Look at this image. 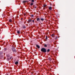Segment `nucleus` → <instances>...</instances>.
Wrapping results in <instances>:
<instances>
[{
  "label": "nucleus",
  "mask_w": 75,
  "mask_h": 75,
  "mask_svg": "<svg viewBox=\"0 0 75 75\" xmlns=\"http://www.w3.org/2000/svg\"><path fill=\"white\" fill-rule=\"evenodd\" d=\"M9 21L10 23H11L12 22V20L11 19H9Z\"/></svg>",
  "instance_id": "1a4fd4ad"
},
{
  "label": "nucleus",
  "mask_w": 75,
  "mask_h": 75,
  "mask_svg": "<svg viewBox=\"0 0 75 75\" xmlns=\"http://www.w3.org/2000/svg\"><path fill=\"white\" fill-rule=\"evenodd\" d=\"M41 51L42 52H47V50L44 48H42Z\"/></svg>",
  "instance_id": "f257e3e1"
},
{
  "label": "nucleus",
  "mask_w": 75,
  "mask_h": 75,
  "mask_svg": "<svg viewBox=\"0 0 75 75\" xmlns=\"http://www.w3.org/2000/svg\"><path fill=\"white\" fill-rule=\"evenodd\" d=\"M4 43H5V42H4Z\"/></svg>",
  "instance_id": "473e14b6"
},
{
  "label": "nucleus",
  "mask_w": 75,
  "mask_h": 75,
  "mask_svg": "<svg viewBox=\"0 0 75 75\" xmlns=\"http://www.w3.org/2000/svg\"><path fill=\"white\" fill-rule=\"evenodd\" d=\"M31 21H32V20H31V19H29L28 21V23H30V22H31Z\"/></svg>",
  "instance_id": "7ed1b4c3"
},
{
  "label": "nucleus",
  "mask_w": 75,
  "mask_h": 75,
  "mask_svg": "<svg viewBox=\"0 0 75 75\" xmlns=\"http://www.w3.org/2000/svg\"><path fill=\"white\" fill-rule=\"evenodd\" d=\"M30 5H31V6H33V3H31V4H30Z\"/></svg>",
  "instance_id": "aec40b11"
},
{
  "label": "nucleus",
  "mask_w": 75,
  "mask_h": 75,
  "mask_svg": "<svg viewBox=\"0 0 75 75\" xmlns=\"http://www.w3.org/2000/svg\"><path fill=\"white\" fill-rule=\"evenodd\" d=\"M7 57H10V54H8L6 55Z\"/></svg>",
  "instance_id": "9d476101"
},
{
  "label": "nucleus",
  "mask_w": 75,
  "mask_h": 75,
  "mask_svg": "<svg viewBox=\"0 0 75 75\" xmlns=\"http://www.w3.org/2000/svg\"><path fill=\"white\" fill-rule=\"evenodd\" d=\"M23 28H26L25 27V26H24L23 27Z\"/></svg>",
  "instance_id": "5701e85b"
},
{
  "label": "nucleus",
  "mask_w": 75,
  "mask_h": 75,
  "mask_svg": "<svg viewBox=\"0 0 75 75\" xmlns=\"http://www.w3.org/2000/svg\"><path fill=\"white\" fill-rule=\"evenodd\" d=\"M44 46L45 47H47V45L46 44H45L44 45Z\"/></svg>",
  "instance_id": "f3484780"
},
{
  "label": "nucleus",
  "mask_w": 75,
  "mask_h": 75,
  "mask_svg": "<svg viewBox=\"0 0 75 75\" xmlns=\"http://www.w3.org/2000/svg\"><path fill=\"white\" fill-rule=\"evenodd\" d=\"M36 8V7H35V8Z\"/></svg>",
  "instance_id": "cd10ccee"
},
{
  "label": "nucleus",
  "mask_w": 75,
  "mask_h": 75,
  "mask_svg": "<svg viewBox=\"0 0 75 75\" xmlns=\"http://www.w3.org/2000/svg\"><path fill=\"white\" fill-rule=\"evenodd\" d=\"M18 64V62L16 61L15 62V64H16V65H17V64Z\"/></svg>",
  "instance_id": "0eeeda50"
},
{
  "label": "nucleus",
  "mask_w": 75,
  "mask_h": 75,
  "mask_svg": "<svg viewBox=\"0 0 75 75\" xmlns=\"http://www.w3.org/2000/svg\"><path fill=\"white\" fill-rule=\"evenodd\" d=\"M31 17H34V15H31Z\"/></svg>",
  "instance_id": "393cba45"
},
{
  "label": "nucleus",
  "mask_w": 75,
  "mask_h": 75,
  "mask_svg": "<svg viewBox=\"0 0 75 75\" xmlns=\"http://www.w3.org/2000/svg\"><path fill=\"white\" fill-rule=\"evenodd\" d=\"M46 6H47V5H43V7H46Z\"/></svg>",
  "instance_id": "a211bd4d"
},
{
  "label": "nucleus",
  "mask_w": 75,
  "mask_h": 75,
  "mask_svg": "<svg viewBox=\"0 0 75 75\" xmlns=\"http://www.w3.org/2000/svg\"><path fill=\"white\" fill-rule=\"evenodd\" d=\"M4 51H6L7 50V48H4Z\"/></svg>",
  "instance_id": "6ab92c4d"
},
{
  "label": "nucleus",
  "mask_w": 75,
  "mask_h": 75,
  "mask_svg": "<svg viewBox=\"0 0 75 75\" xmlns=\"http://www.w3.org/2000/svg\"><path fill=\"white\" fill-rule=\"evenodd\" d=\"M36 47H37V48H38V49L40 48V46H39V45H36Z\"/></svg>",
  "instance_id": "423d86ee"
},
{
  "label": "nucleus",
  "mask_w": 75,
  "mask_h": 75,
  "mask_svg": "<svg viewBox=\"0 0 75 75\" xmlns=\"http://www.w3.org/2000/svg\"><path fill=\"white\" fill-rule=\"evenodd\" d=\"M49 60H51V58H49Z\"/></svg>",
  "instance_id": "4be33fe9"
},
{
  "label": "nucleus",
  "mask_w": 75,
  "mask_h": 75,
  "mask_svg": "<svg viewBox=\"0 0 75 75\" xmlns=\"http://www.w3.org/2000/svg\"><path fill=\"white\" fill-rule=\"evenodd\" d=\"M55 39H57V38H56Z\"/></svg>",
  "instance_id": "2f4dec72"
},
{
  "label": "nucleus",
  "mask_w": 75,
  "mask_h": 75,
  "mask_svg": "<svg viewBox=\"0 0 75 75\" xmlns=\"http://www.w3.org/2000/svg\"><path fill=\"white\" fill-rule=\"evenodd\" d=\"M49 9L50 10H52V8L51 7H50L49 8Z\"/></svg>",
  "instance_id": "20e7f679"
},
{
  "label": "nucleus",
  "mask_w": 75,
  "mask_h": 75,
  "mask_svg": "<svg viewBox=\"0 0 75 75\" xmlns=\"http://www.w3.org/2000/svg\"><path fill=\"white\" fill-rule=\"evenodd\" d=\"M32 2H34V0H32Z\"/></svg>",
  "instance_id": "b1692460"
},
{
  "label": "nucleus",
  "mask_w": 75,
  "mask_h": 75,
  "mask_svg": "<svg viewBox=\"0 0 75 75\" xmlns=\"http://www.w3.org/2000/svg\"><path fill=\"white\" fill-rule=\"evenodd\" d=\"M17 33H18V34H20V31L18 30L17 31Z\"/></svg>",
  "instance_id": "9b49d317"
},
{
  "label": "nucleus",
  "mask_w": 75,
  "mask_h": 75,
  "mask_svg": "<svg viewBox=\"0 0 75 75\" xmlns=\"http://www.w3.org/2000/svg\"><path fill=\"white\" fill-rule=\"evenodd\" d=\"M32 21H33V22H34V20H33Z\"/></svg>",
  "instance_id": "a878e982"
},
{
  "label": "nucleus",
  "mask_w": 75,
  "mask_h": 75,
  "mask_svg": "<svg viewBox=\"0 0 75 75\" xmlns=\"http://www.w3.org/2000/svg\"><path fill=\"white\" fill-rule=\"evenodd\" d=\"M7 60H8V61H9V60H10V58H7Z\"/></svg>",
  "instance_id": "4468645a"
},
{
  "label": "nucleus",
  "mask_w": 75,
  "mask_h": 75,
  "mask_svg": "<svg viewBox=\"0 0 75 75\" xmlns=\"http://www.w3.org/2000/svg\"><path fill=\"white\" fill-rule=\"evenodd\" d=\"M54 35H54V34H52L51 35V36H52V38H54Z\"/></svg>",
  "instance_id": "6e6552de"
},
{
  "label": "nucleus",
  "mask_w": 75,
  "mask_h": 75,
  "mask_svg": "<svg viewBox=\"0 0 75 75\" xmlns=\"http://www.w3.org/2000/svg\"><path fill=\"white\" fill-rule=\"evenodd\" d=\"M26 2H27V1H23V3H26Z\"/></svg>",
  "instance_id": "2eb2a0df"
},
{
  "label": "nucleus",
  "mask_w": 75,
  "mask_h": 75,
  "mask_svg": "<svg viewBox=\"0 0 75 75\" xmlns=\"http://www.w3.org/2000/svg\"><path fill=\"white\" fill-rule=\"evenodd\" d=\"M44 19H43V18H41V21H43V20H44Z\"/></svg>",
  "instance_id": "ddd939ff"
},
{
  "label": "nucleus",
  "mask_w": 75,
  "mask_h": 75,
  "mask_svg": "<svg viewBox=\"0 0 75 75\" xmlns=\"http://www.w3.org/2000/svg\"><path fill=\"white\" fill-rule=\"evenodd\" d=\"M48 39V36H47L46 37V40H47Z\"/></svg>",
  "instance_id": "dca6fc26"
},
{
  "label": "nucleus",
  "mask_w": 75,
  "mask_h": 75,
  "mask_svg": "<svg viewBox=\"0 0 75 75\" xmlns=\"http://www.w3.org/2000/svg\"><path fill=\"white\" fill-rule=\"evenodd\" d=\"M23 18H21V20H23Z\"/></svg>",
  "instance_id": "c756f323"
},
{
  "label": "nucleus",
  "mask_w": 75,
  "mask_h": 75,
  "mask_svg": "<svg viewBox=\"0 0 75 75\" xmlns=\"http://www.w3.org/2000/svg\"><path fill=\"white\" fill-rule=\"evenodd\" d=\"M29 1H31V0H29Z\"/></svg>",
  "instance_id": "7c9ffc66"
},
{
  "label": "nucleus",
  "mask_w": 75,
  "mask_h": 75,
  "mask_svg": "<svg viewBox=\"0 0 75 75\" xmlns=\"http://www.w3.org/2000/svg\"><path fill=\"white\" fill-rule=\"evenodd\" d=\"M26 14H25V13L24 14V16H25Z\"/></svg>",
  "instance_id": "c85d7f7f"
},
{
  "label": "nucleus",
  "mask_w": 75,
  "mask_h": 75,
  "mask_svg": "<svg viewBox=\"0 0 75 75\" xmlns=\"http://www.w3.org/2000/svg\"><path fill=\"white\" fill-rule=\"evenodd\" d=\"M12 50L13 52H17V51H16V49L14 47H12Z\"/></svg>",
  "instance_id": "f03ea898"
},
{
  "label": "nucleus",
  "mask_w": 75,
  "mask_h": 75,
  "mask_svg": "<svg viewBox=\"0 0 75 75\" xmlns=\"http://www.w3.org/2000/svg\"><path fill=\"white\" fill-rule=\"evenodd\" d=\"M11 58H12V57H10V59H11Z\"/></svg>",
  "instance_id": "bb28decb"
},
{
  "label": "nucleus",
  "mask_w": 75,
  "mask_h": 75,
  "mask_svg": "<svg viewBox=\"0 0 75 75\" xmlns=\"http://www.w3.org/2000/svg\"><path fill=\"white\" fill-rule=\"evenodd\" d=\"M4 43H5V42H4Z\"/></svg>",
  "instance_id": "72a5a7b5"
},
{
  "label": "nucleus",
  "mask_w": 75,
  "mask_h": 75,
  "mask_svg": "<svg viewBox=\"0 0 75 75\" xmlns=\"http://www.w3.org/2000/svg\"><path fill=\"white\" fill-rule=\"evenodd\" d=\"M50 49H49L47 50V52H50Z\"/></svg>",
  "instance_id": "f8f14e48"
},
{
  "label": "nucleus",
  "mask_w": 75,
  "mask_h": 75,
  "mask_svg": "<svg viewBox=\"0 0 75 75\" xmlns=\"http://www.w3.org/2000/svg\"><path fill=\"white\" fill-rule=\"evenodd\" d=\"M47 45H48V46H50V44H47Z\"/></svg>",
  "instance_id": "412c9836"
},
{
  "label": "nucleus",
  "mask_w": 75,
  "mask_h": 75,
  "mask_svg": "<svg viewBox=\"0 0 75 75\" xmlns=\"http://www.w3.org/2000/svg\"><path fill=\"white\" fill-rule=\"evenodd\" d=\"M37 20L38 21H40V19L39 18H38L37 19Z\"/></svg>",
  "instance_id": "39448f33"
}]
</instances>
